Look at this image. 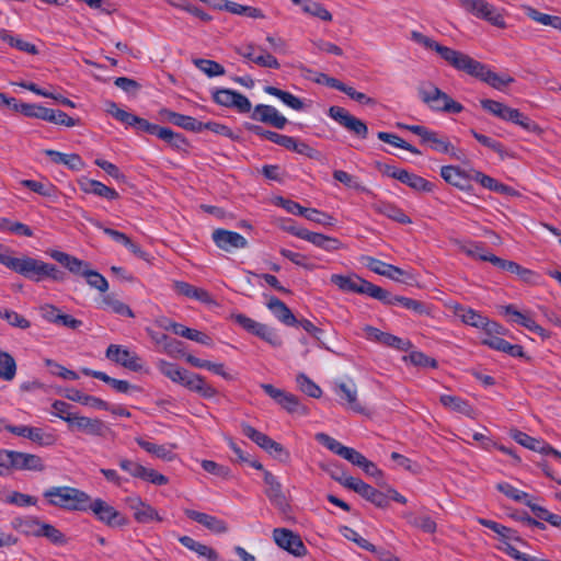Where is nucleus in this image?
Here are the masks:
<instances>
[{
    "mask_svg": "<svg viewBox=\"0 0 561 561\" xmlns=\"http://www.w3.org/2000/svg\"><path fill=\"white\" fill-rule=\"evenodd\" d=\"M411 39L422 45L424 48L437 53L443 60L456 70L479 79L496 90H502L504 87L514 82L513 77L499 75L492 71L488 65L473 59L471 56L460 50L444 46L421 32L412 31Z\"/></svg>",
    "mask_w": 561,
    "mask_h": 561,
    "instance_id": "nucleus-1",
    "label": "nucleus"
},
{
    "mask_svg": "<svg viewBox=\"0 0 561 561\" xmlns=\"http://www.w3.org/2000/svg\"><path fill=\"white\" fill-rule=\"evenodd\" d=\"M43 496L51 506L66 511H88L90 495L72 486H50L43 492Z\"/></svg>",
    "mask_w": 561,
    "mask_h": 561,
    "instance_id": "nucleus-2",
    "label": "nucleus"
},
{
    "mask_svg": "<svg viewBox=\"0 0 561 561\" xmlns=\"http://www.w3.org/2000/svg\"><path fill=\"white\" fill-rule=\"evenodd\" d=\"M0 263L7 268L24 276L32 282L43 280L45 262L28 255L13 256L10 250L0 252Z\"/></svg>",
    "mask_w": 561,
    "mask_h": 561,
    "instance_id": "nucleus-3",
    "label": "nucleus"
},
{
    "mask_svg": "<svg viewBox=\"0 0 561 561\" xmlns=\"http://www.w3.org/2000/svg\"><path fill=\"white\" fill-rule=\"evenodd\" d=\"M123 118L127 119L125 125L134 127L137 133L156 135L158 138L164 140L176 149H182L186 146L185 138L181 134L174 133L170 128L152 124L135 114L124 115Z\"/></svg>",
    "mask_w": 561,
    "mask_h": 561,
    "instance_id": "nucleus-4",
    "label": "nucleus"
},
{
    "mask_svg": "<svg viewBox=\"0 0 561 561\" xmlns=\"http://www.w3.org/2000/svg\"><path fill=\"white\" fill-rule=\"evenodd\" d=\"M480 104L482 108L490 114L505 122L514 123L527 131H536L538 129L537 124L517 108L510 107L502 102L490 99L481 100Z\"/></svg>",
    "mask_w": 561,
    "mask_h": 561,
    "instance_id": "nucleus-5",
    "label": "nucleus"
},
{
    "mask_svg": "<svg viewBox=\"0 0 561 561\" xmlns=\"http://www.w3.org/2000/svg\"><path fill=\"white\" fill-rule=\"evenodd\" d=\"M419 95L435 112L458 114L463 111V106L459 102L453 100L447 93L431 83L421 85L419 88Z\"/></svg>",
    "mask_w": 561,
    "mask_h": 561,
    "instance_id": "nucleus-6",
    "label": "nucleus"
},
{
    "mask_svg": "<svg viewBox=\"0 0 561 561\" xmlns=\"http://www.w3.org/2000/svg\"><path fill=\"white\" fill-rule=\"evenodd\" d=\"M461 8L478 19L484 20L490 24L505 28L506 22L501 10L485 0H456Z\"/></svg>",
    "mask_w": 561,
    "mask_h": 561,
    "instance_id": "nucleus-7",
    "label": "nucleus"
},
{
    "mask_svg": "<svg viewBox=\"0 0 561 561\" xmlns=\"http://www.w3.org/2000/svg\"><path fill=\"white\" fill-rule=\"evenodd\" d=\"M232 319L242 329H244L249 333L262 339L270 345H272L274 347L282 346L283 341H282L280 336L277 334V332L274 329L270 328L268 325L257 322L243 313L233 314Z\"/></svg>",
    "mask_w": 561,
    "mask_h": 561,
    "instance_id": "nucleus-8",
    "label": "nucleus"
},
{
    "mask_svg": "<svg viewBox=\"0 0 561 561\" xmlns=\"http://www.w3.org/2000/svg\"><path fill=\"white\" fill-rule=\"evenodd\" d=\"M331 282L341 290L364 294L371 298H382L380 287L360 277L344 276L341 274L331 275Z\"/></svg>",
    "mask_w": 561,
    "mask_h": 561,
    "instance_id": "nucleus-9",
    "label": "nucleus"
},
{
    "mask_svg": "<svg viewBox=\"0 0 561 561\" xmlns=\"http://www.w3.org/2000/svg\"><path fill=\"white\" fill-rule=\"evenodd\" d=\"M339 480L343 486L353 490L377 507L383 508L388 506L389 497L363 480L358 478H343Z\"/></svg>",
    "mask_w": 561,
    "mask_h": 561,
    "instance_id": "nucleus-10",
    "label": "nucleus"
},
{
    "mask_svg": "<svg viewBox=\"0 0 561 561\" xmlns=\"http://www.w3.org/2000/svg\"><path fill=\"white\" fill-rule=\"evenodd\" d=\"M329 116L337 122L353 135L365 139L368 136L367 125L359 118L350 114L344 107L331 106L328 112Z\"/></svg>",
    "mask_w": 561,
    "mask_h": 561,
    "instance_id": "nucleus-11",
    "label": "nucleus"
},
{
    "mask_svg": "<svg viewBox=\"0 0 561 561\" xmlns=\"http://www.w3.org/2000/svg\"><path fill=\"white\" fill-rule=\"evenodd\" d=\"M314 438L330 451L350 461L354 466L359 467L362 461L366 459V457L356 449L342 445L339 440L325 433H317Z\"/></svg>",
    "mask_w": 561,
    "mask_h": 561,
    "instance_id": "nucleus-12",
    "label": "nucleus"
},
{
    "mask_svg": "<svg viewBox=\"0 0 561 561\" xmlns=\"http://www.w3.org/2000/svg\"><path fill=\"white\" fill-rule=\"evenodd\" d=\"M88 510L94 514L98 520L107 526H124L127 524V519L114 506L102 499L90 500Z\"/></svg>",
    "mask_w": 561,
    "mask_h": 561,
    "instance_id": "nucleus-13",
    "label": "nucleus"
},
{
    "mask_svg": "<svg viewBox=\"0 0 561 561\" xmlns=\"http://www.w3.org/2000/svg\"><path fill=\"white\" fill-rule=\"evenodd\" d=\"M126 504L133 511L134 519L139 524L152 522L161 523L163 517L157 508L144 501L139 495H131L125 499Z\"/></svg>",
    "mask_w": 561,
    "mask_h": 561,
    "instance_id": "nucleus-14",
    "label": "nucleus"
},
{
    "mask_svg": "<svg viewBox=\"0 0 561 561\" xmlns=\"http://www.w3.org/2000/svg\"><path fill=\"white\" fill-rule=\"evenodd\" d=\"M213 100L218 105L232 107L239 113H249L252 107L250 100L245 95L231 89L215 90L213 92Z\"/></svg>",
    "mask_w": 561,
    "mask_h": 561,
    "instance_id": "nucleus-15",
    "label": "nucleus"
},
{
    "mask_svg": "<svg viewBox=\"0 0 561 561\" xmlns=\"http://www.w3.org/2000/svg\"><path fill=\"white\" fill-rule=\"evenodd\" d=\"M105 355L110 360L131 371H140L142 369L140 357L136 353L129 351L128 348L122 345H108Z\"/></svg>",
    "mask_w": 561,
    "mask_h": 561,
    "instance_id": "nucleus-16",
    "label": "nucleus"
},
{
    "mask_svg": "<svg viewBox=\"0 0 561 561\" xmlns=\"http://www.w3.org/2000/svg\"><path fill=\"white\" fill-rule=\"evenodd\" d=\"M275 543L295 557H302L307 549L298 535L287 528H275L273 530Z\"/></svg>",
    "mask_w": 561,
    "mask_h": 561,
    "instance_id": "nucleus-17",
    "label": "nucleus"
},
{
    "mask_svg": "<svg viewBox=\"0 0 561 561\" xmlns=\"http://www.w3.org/2000/svg\"><path fill=\"white\" fill-rule=\"evenodd\" d=\"M502 310L503 314L508 318V321L526 328L527 330L537 334L541 339L550 337V333L541 325L537 324L533 317L516 310V308L513 305L504 306L502 307Z\"/></svg>",
    "mask_w": 561,
    "mask_h": 561,
    "instance_id": "nucleus-18",
    "label": "nucleus"
},
{
    "mask_svg": "<svg viewBox=\"0 0 561 561\" xmlns=\"http://www.w3.org/2000/svg\"><path fill=\"white\" fill-rule=\"evenodd\" d=\"M211 238L214 243L226 252L248 247V241L242 234L227 229L219 228L214 230Z\"/></svg>",
    "mask_w": 561,
    "mask_h": 561,
    "instance_id": "nucleus-19",
    "label": "nucleus"
},
{
    "mask_svg": "<svg viewBox=\"0 0 561 561\" xmlns=\"http://www.w3.org/2000/svg\"><path fill=\"white\" fill-rule=\"evenodd\" d=\"M380 291L382 293V295H381L382 298H376V299L387 306L400 305L403 308L411 310L414 313L420 314V316H422V314L430 316L431 314V308L427 305H425L419 300H415V299H412L409 297H404V296H393L389 291H387L386 289H383L381 287H380Z\"/></svg>",
    "mask_w": 561,
    "mask_h": 561,
    "instance_id": "nucleus-20",
    "label": "nucleus"
},
{
    "mask_svg": "<svg viewBox=\"0 0 561 561\" xmlns=\"http://www.w3.org/2000/svg\"><path fill=\"white\" fill-rule=\"evenodd\" d=\"M291 232L296 237L306 240L312 243L313 245L328 252H334L342 248V242L333 237H329L318 232H311L307 229H295L291 230Z\"/></svg>",
    "mask_w": 561,
    "mask_h": 561,
    "instance_id": "nucleus-21",
    "label": "nucleus"
},
{
    "mask_svg": "<svg viewBox=\"0 0 561 561\" xmlns=\"http://www.w3.org/2000/svg\"><path fill=\"white\" fill-rule=\"evenodd\" d=\"M252 119L268 124L277 129H283L287 124V118L279 111L266 104H257L251 114Z\"/></svg>",
    "mask_w": 561,
    "mask_h": 561,
    "instance_id": "nucleus-22",
    "label": "nucleus"
},
{
    "mask_svg": "<svg viewBox=\"0 0 561 561\" xmlns=\"http://www.w3.org/2000/svg\"><path fill=\"white\" fill-rule=\"evenodd\" d=\"M264 483L266 485L265 494L270 502L277 508L284 511L288 506L286 496L283 492V486L277 477L272 472L264 470Z\"/></svg>",
    "mask_w": 561,
    "mask_h": 561,
    "instance_id": "nucleus-23",
    "label": "nucleus"
},
{
    "mask_svg": "<svg viewBox=\"0 0 561 561\" xmlns=\"http://www.w3.org/2000/svg\"><path fill=\"white\" fill-rule=\"evenodd\" d=\"M5 430L16 436L25 437L43 446L54 443L55 438L51 434H46L39 427L27 425H5Z\"/></svg>",
    "mask_w": 561,
    "mask_h": 561,
    "instance_id": "nucleus-24",
    "label": "nucleus"
},
{
    "mask_svg": "<svg viewBox=\"0 0 561 561\" xmlns=\"http://www.w3.org/2000/svg\"><path fill=\"white\" fill-rule=\"evenodd\" d=\"M9 456L13 458L11 462L13 470L35 472L45 470V462L43 458L37 455L15 451V454H10Z\"/></svg>",
    "mask_w": 561,
    "mask_h": 561,
    "instance_id": "nucleus-25",
    "label": "nucleus"
},
{
    "mask_svg": "<svg viewBox=\"0 0 561 561\" xmlns=\"http://www.w3.org/2000/svg\"><path fill=\"white\" fill-rule=\"evenodd\" d=\"M261 388L268 397H271L277 404H279L286 411L290 413L298 411L300 404L295 394L278 389L271 383H262Z\"/></svg>",
    "mask_w": 561,
    "mask_h": 561,
    "instance_id": "nucleus-26",
    "label": "nucleus"
},
{
    "mask_svg": "<svg viewBox=\"0 0 561 561\" xmlns=\"http://www.w3.org/2000/svg\"><path fill=\"white\" fill-rule=\"evenodd\" d=\"M333 391L342 404H347L355 412H363V408L357 401V388L353 380L348 382L336 381Z\"/></svg>",
    "mask_w": 561,
    "mask_h": 561,
    "instance_id": "nucleus-27",
    "label": "nucleus"
},
{
    "mask_svg": "<svg viewBox=\"0 0 561 561\" xmlns=\"http://www.w3.org/2000/svg\"><path fill=\"white\" fill-rule=\"evenodd\" d=\"M184 514L186 515V517L203 525L214 534L219 535L228 531L227 523L216 516L202 513L195 510H185Z\"/></svg>",
    "mask_w": 561,
    "mask_h": 561,
    "instance_id": "nucleus-28",
    "label": "nucleus"
},
{
    "mask_svg": "<svg viewBox=\"0 0 561 561\" xmlns=\"http://www.w3.org/2000/svg\"><path fill=\"white\" fill-rule=\"evenodd\" d=\"M50 257L60 263L71 274L77 276H85L90 268V264L68 253L54 250L49 253Z\"/></svg>",
    "mask_w": 561,
    "mask_h": 561,
    "instance_id": "nucleus-29",
    "label": "nucleus"
},
{
    "mask_svg": "<svg viewBox=\"0 0 561 561\" xmlns=\"http://www.w3.org/2000/svg\"><path fill=\"white\" fill-rule=\"evenodd\" d=\"M182 386L205 399L214 398L218 393L211 385L206 382L203 376L190 370L186 373Z\"/></svg>",
    "mask_w": 561,
    "mask_h": 561,
    "instance_id": "nucleus-30",
    "label": "nucleus"
},
{
    "mask_svg": "<svg viewBox=\"0 0 561 561\" xmlns=\"http://www.w3.org/2000/svg\"><path fill=\"white\" fill-rule=\"evenodd\" d=\"M366 266L374 273L388 277L392 280H401L407 275L405 271L392 264L385 263L373 256L364 257Z\"/></svg>",
    "mask_w": 561,
    "mask_h": 561,
    "instance_id": "nucleus-31",
    "label": "nucleus"
},
{
    "mask_svg": "<svg viewBox=\"0 0 561 561\" xmlns=\"http://www.w3.org/2000/svg\"><path fill=\"white\" fill-rule=\"evenodd\" d=\"M448 307L456 317H458L463 323L468 325L474 328H483L489 324L486 317L471 308H467L457 302L450 304Z\"/></svg>",
    "mask_w": 561,
    "mask_h": 561,
    "instance_id": "nucleus-32",
    "label": "nucleus"
},
{
    "mask_svg": "<svg viewBox=\"0 0 561 561\" xmlns=\"http://www.w3.org/2000/svg\"><path fill=\"white\" fill-rule=\"evenodd\" d=\"M68 425L70 430H77L92 436H102L104 433V423L99 419L75 414Z\"/></svg>",
    "mask_w": 561,
    "mask_h": 561,
    "instance_id": "nucleus-33",
    "label": "nucleus"
},
{
    "mask_svg": "<svg viewBox=\"0 0 561 561\" xmlns=\"http://www.w3.org/2000/svg\"><path fill=\"white\" fill-rule=\"evenodd\" d=\"M173 289L182 296L192 298L205 305H214L215 300L213 296L204 288L195 287L183 280H175L173 283Z\"/></svg>",
    "mask_w": 561,
    "mask_h": 561,
    "instance_id": "nucleus-34",
    "label": "nucleus"
},
{
    "mask_svg": "<svg viewBox=\"0 0 561 561\" xmlns=\"http://www.w3.org/2000/svg\"><path fill=\"white\" fill-rule=\"evenodd\" d=\"M373 209L387 218L402 225L411 224V218L396 204L378 199L371 204Z\"/></svg>",
    "mask_w": 561,
    "mask_h": 561,
    "instance_id": "nucleus-35",
    "label": "nucleus"
},
{
    "mask_svg": "<svg viewBox=\"0 0 561 561\" xmlns=\"http://www.w3.org/2000/svg\"><path fill=\"white\" fill-rule=\"evenodd\" d=\"M80 188L87 194H93L108 201L117 199L119 194L112 187L106 186L100 181L83 179L79 182Z\"/></svg>",
    "mask_w": 561,
    "mask_h": 561,
    "instance_id": "nucleus-36",
    "label": "nucleus"
},
{
    "mask_svg": "<svg viewBox=\"0 0 561 561\" xmlns=\"http://www.w3.org/2000/svg\"><path fill=\"white\" fill-rule=\"evenodd\" d=\"M266 306L268 310L274 314V317L285 325H297L298 320L291 310L280 299L271 297Z\"/></svg>",
    "mask_w": 561,
    "mask_h": 561,
    "instance_id": "nucleus-37",
    "label": "nucleus"
},
{
    "mask_svg": "<svg viewBox=\"0 0 561 561\" xmlns=\"http://www.w3.org/2000/svg\"><path fill=\"white\" fill-rule=\"evenodd\" d=\"M161 115L170 123L190 131L201 133L202 122L187 115H183L170 110H162Z\"/></svg>",
    "mask_w": 561,
    "mask_h": 561,
    "instance_id": "nucleus-38",
    "label": "nucleus"
},
{
    "mask_svg": "<svg viewBox=\"0 0 561 561\" xmlns=\"http://www.w3.org/2000/svg\"><path fill=\"white\" fill-rule=\"evenodd\" d=\"M478 522L480 525L493 530L495 534L499 535L500 545L504 543V541H506V542L507 541H516L518 543L524 545V541L518 536L516 530L508 528V527H506L502 524H499L494 520H491V519L479 518Z\"/></svg>",
    "mask_w": 561,
    "mask_h": 561,
    "instance_id": "nucleus-39",
    "label": "nucleus"
},
{
    "mask_svg": "<svg viewBox=\"0 0 561 561\" xmlns=\"http://www.w3.org/2000/svg\"><path fill=\"white\" fill-rule=\"evenodd\" d=\"M136 443L138 446H140L144 450L151 454L152 456L164 460V461H171L174 459V445L172 444H164V445H158L148 440H145L142 438H136Z\"/></svg>",
    "mask_w": 561,
    "mask_h": 561,
    "instance_id": "nucleus-40",
    "label": "nucleus"
},
{
    "mask_svg": "<svg viewBox=\"0 0 561 561\" xmlns=\"http://www.w3.org/2000/svg\"><path fill=\"white\" fill-rule=\"evenodd\" d=\"M64 397L68 400L81 403L83 405H88L98 410H108L110 404L94 396L84 394L83 392L77 389H67L64 393Z\"/></svg>",
    "mask_w": 561,
    "mask_h": 561,
    "instance_id": "nucleus-41",
    "label": "nucleus"
},
{
    "mask_svg": "<svg viewBox=\"0 0 561 561\" xmlns=\"http://www.w3.org/2000/svg\"><path fill=\"white\" fill-rule=\"evenodd\" d=\"M423 144H427L433 150L437 152L449 153L454 158L459 159V157L456 156L455 147L446 137L440 136L437 131L430 129L423 140Z\"/></svg>",
    "mask_w": 561,
    "mask_h": 561,
    "instance_id": "nucleus-42",
    "label": "nucleus"
},
{
    "mask_svg": "<svg viewBox=\"0 0 561 561\" xmlns=\"http://www.w3.org/2000/svg\"><path fill=\"white\" fill-rule=\"evenodd\" d=\"M483 344L488 345L490 348L506 353L513 357H523L524 350L518 344H511L506 340L497 336H491L489 339L483 340Z\"/></svg>",
    "mask_w": 561,
    "mask_h": 561,
    "instance_id": "nucleus-43",
    "label": "nucleus"
},
{
    "mask_svg": "<svg viewBox=\"0 0 561 561\" xmlns=\"http://www.w3.org/2000/svg\"><path fill=\"white\" fill-rule=\"evenodd\" d=\"M400 182L419 193H430L434 190L433 183L408 170L403 171V174L400 176Z\"/></svg>",
    "mask_w": 561,
    "mask_h": 561,
    "instance_id": "nucleus-44",
    "label": "nucleus"
},
{
    "mask_svg": "<svg viewBox=\"0 0 561 561\" xmlns=\"http://www.w3.org/2000/svg\"><path fill=\"white\" fill-rule=\"evenodd\" d=\"M264 92L279 99L285 105L295 111H301L304 108V102L287 91H283L273 85H266L264 87Z\"/></svg>",
    "mask_w": 561,
    "mask_h": 561,
    "instance_id": "nucleus-45",
    "label": "nucleus"
},
{
    "mask_svg": "<svg viewBox=\"0 0 561 561\" xmlns=\"http://www.w3.org/2000/svg\"><path fill=\"white\" fill-rule=\"evenodd\" d=\"M157 367L163 376L169 378L171 381L180 385H182L184 377L188 371L187 369L182 368L179 365L167 362L164 359H159V362L157 363Z\"/></svg>",
    "mask_w": 561,
    "mask_h": 561,
    "instance_id": "nucleus-46",
    "label": "nucleus"
},
{
    "mask_svg": "<svg viewBox=\"0 0 561 561\" xmlns=\"http://www.w3.org/2000/svg\"><path fill=\"white\" fill-rule=\"evenodd\" d=\"M44 522L36 517L15 519L13 526L20 529L25 536L42 537Z\"/></svg>",
    "mask_w": 561,
    "mask_h": 561,
    "instance_id": "nucleus-47",
    "label": "nucleus"
},
{
    "mask_svg": "<svg viewBox=\"0 0 561 561\" xmlns=\"http://www.w3.org/2000/svg\"><path fill=\"white\" fill-rule=\"evenodd\" d=\"M224 7H225V11H227L231 14H234V15H241V16H247V18H251V19H264L265 18L264 12L260 8H256V7L244 5V4L234 2V1L226 2L224 4Z\"/></svg>",
    "mask_w": 561,
    "mask_h": 561,
    "instance_id": "nucleus-48",
    "label": "nucleus"
},
{
    "mask_svg": "<svg viewBox=\"0 0 561 561\" xmlns=\"http://www.w3.org/2000/svg\"><path fill=\"white\" fill-rule=\"evenodd\" d=\"M524 11L526 15L533 21L561 31V16L539 12L529 5L524 7Z\"/></svg>",
    "mask_w": 561,
    "mask_h": 561,
    "instance_id": "nucleus-49",
    "label": "nucleus"
},
{
    "mask_svg": "<svg viewBox=\"0 0 561 561\" xmlns=\"http://www.w3.org/2000/svg\"><path fill=\"white\" fill-rule=\"evenodd\" d=\"M439 401L445 408L451 411L459 412L463 415L471 416L473 413V409L471 408V405L466 400L459 397L442 394Z\"/></svg>",
    "mask_w": 561,
    "mask_h": 561,
    "instance_id": "nucleus-50",
    "label": "nucleus"
},
{
    "mask_svg": "<svg viewBox=\"0 0 561 561\" xmlns=\"http://www.w3.org/2000/svg\"><path fill=\"white\" fill-rule=\"evenodd\" d=\"M19 184L45 197H55L57 193L56 186L48 181L21 180Z\"/></svg>",
    "mask_w": 561,
    "mask_h": 561,
    "instance_id": "nucleus-51",
    "label": "nucleus"
},
{
    "mask_svg": "<svg viewBox=\"0 0 561 561\" xmlns=\"http://www.w3.org/2000/svg\"><path fill=\"white\" fill-rule=\"evenodd\" d=\"M101 302H102L103 308L110 309L111 311H113L114 313H116L118 316L128 317V318L135 317V314H134L133 310L129 308V306H127L123 301L116 299L113 295H105L102 298Z\"/></svg>",
    "mask_w": 561,
    "mask_h": 561,
    "instance_id": "nucleus-52",
    "label": "nucleus"
},
{
    "mask_svg": "<svg viewBox=\"0 0 561 561\" xmlns=\"http://www.w3.org/2000/svg\"><path fill=\"white\" fill-rule=\"evenodd\" d=\"M304 13L313 18H317L324 22H331L333 16L332 13L320 2L314 0H306Z\"/></svg>",
    "mask_w": 561,
    "mask_h": 561,
    "instance_id": "nucleus-53",
    "label": "nucleus"
},
{
    "mask_svg": "<svg viewBox=\"0 0 561 561\" xmlns=\"http://www.w3.org/2000/svg\"><path fill=\"white\" fill-rule=\"evenodd\" d=\"M440 176L449 184L462 187L463 183L467 181V176L465 172L459 168L454 165H444L440 169Z\"/></svg>",
    "mask_w": 561,
    "mask_h": 561,
    "instance_id": "nucleus-54",
    "label": "nucleus"
},
{
    "mask_svg": "<svg viewBox=\"0 0 561 561\" xmlns=\"http://www.w3.org/2000/svg\"><path fill=\"white\" fill-rule=\"evenodd\" d=\"M405 518L412 526L420 528L424 533L433 534L436 531V523L428 515L416 516L412 513H408L405 514Z\"/></svg>",
    "mask_w": 561,
    "mask_h": 561,
    "instance_id": "nucleus-55",
    "label": "nucleus"
},
{
    "mask_svg": "<svg viewBox=\"0 0 561 561\" xmlns=\"http://www.w3.org/2000/svg\"><path fill=\"white\" fill-rule=\"evenodd\" d=\"M242 433L264 450H266L273 442L266 434L255 430L249 424H242Z\"/></svg>",
    "mask_w": 561,
    "mask_h": 561,
    "instance_id": "nucleus-56",
    "label": "nucleus"
},
{
    "mask_svg": "<svg viewBox=\"0 0 561 561\" xmlns=\"http://www.w3.org/2000/svg\"><path fill=\"white\" fill-rule=\"evenodd\" d=\"M377 137L381 141L392 145L397 148L408 150L409 152H411L413 154H421V151L419 149H416L414 146L410 145L409 142H407L405 140H403L402 138L397 136L396 134L379 131L377 134Z\"/></svg>",
    "mask_w": 561,
    "mask_h": 561,
    "instance_id": "nucleus-57",
    "label": "nucleus"
},
{
    "mask_svg": "<svg viewBox=\"0 0 561 561\" xmlns=\"http://www.w3.org/2000/svg\"><path fill=\"white\" fill-rule=\"evenodd\" d=\"M16 374V364L14 358L7 352H0V378L12 380Z\"/></svg>",
    "mask_w": 561,
    "mask_h": 561,
    "instance_id": "nucleus-58",
    "label": "nucleus"
},
{
    "mask_svg": "<svg viewBox=\"0 0 561 561\" xmlns=\"http://www.w3.org/2000/svg\"><path fill=\"white\" fill-rule=\"evenodd\" d=\"M527 505L530 507L531 512L536 515L537 518L549 523L551 526L561 529V515L554 514L536 504H531L527 502Z\"/></svg>",
    "mask_w": 561,
    "mask_h": 561,
    "instance_id": "nucleus-59",
    "label": "nucleus"
},
{
    "mask_svg": "<svg viewBox=\"0 0 561 561\" xmlns=\"http://www.w3.org/2000/svg\"><path fill=\"white\" fill-rule=\"evenodd\" d=\"M481 261L490 262L495 266H499L500 268L507 271L513 274H520L522 266L513 261H506L503 260L494 254H481L480 255Z\"/></svg>",
    "mask_w": 561,
    "mask_h": 561,
    "instance_id": "nucleus-60",
    "label": "nucleus"
},
{
    "mask_svg": "<svg viewBox=\"0 0 561 561\" xmlns=\"http://www.w3.org/2000/svg\"><path fill=\"white\" fill-rule=\"evenodd\" d=\"M2 502L11 505H15L19 507L34 506L37 504V499L35 496L24 494L18 491L10 492Z\"/></svg>",
    "mask_w": 561,
    "mask_h": 561,
    "instance_id": "nucleus-61",
    "label": "nucleus"
},
{
    "mask_svg": "<svg viewBox=\"0 0 561 561\" xmlns=\"http://www.w3.org/2000/svg\"><path fill=\"white\" fill-rule=\"evenodd\" d=\"M296 382L299 389L311 398H320L322 394L321 388L313 382L307 375L298 374L296 377Z\"/></svg>",
    "mask_w": 561,
    "mask_h": 561,
    "instance_id": "nucleus-62",
    "label": "nucleus"
},
{
    "mask_svg": "<svg viewBox=\"0 0 561 561\" xmlns=\"http://www.w3.org/2000/svg\"><path fill=\"white\" fill-rule=\"evenodd\" d=\"M45 121L49 123H54L56 125H62L67 127H72L77 125V121L70 117L67 113L60 110L47 108Z\"/></svg>",
    "mask_w": 561,
    "mask_h": 561,
    "instance_id": "nucleus-63",
    "label": "nucleus"
},
{
    "mask_svg": "<svg viewBox=\"0 0 561 561\" xmlns=\"http://www.w3.org/2000/svg\"><path fill=\"white\" fill-rule=\"evenodd\" d=\"M195 66L208 77H218L225 75V68L217 61L209 59H195Z\"/></svg>",
    "mask_w": 561,
    "mask_h": 561,
    "instance_id": "nucleus-64",
    "label": "nucleus"
}]
</instances>
